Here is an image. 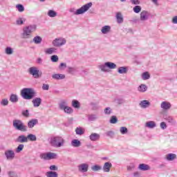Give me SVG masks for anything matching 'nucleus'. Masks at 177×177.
<instances>
[{"mask_svg":"<svg viewBox=\"0 0 177 177\" xmlns=\"http://www.w3.org/2000/svg\"><path fill=\"white\" fill-rule=\"evenodd\" d=\"M35 31H37V25H28L25 26L23 28L22 37L25 39L31 38V34L35 32Z\"/></svg>","mask_w":177,"mask_h":177,"instance_id":"nucleus-1","label":"nucleus"},{"mask_svg":"<svg viewBox=\"0 0 177 177\" xmlns=\"http://www.w3.org/2000/svg\"><path fill=\"white\" fill-rule=\"evenodd\" d=\"M21 95L24 99L26 100H31L32 97H35L36 93L32 88H25L21 90Z\"/></svg>","mask_w":177,"mask_h":177,"instance_id":"nucleus-2","label":"nucleus"},{"mask_svg":"<svg viewBox=\"0 0 177 177\" xmlns=\"http://www.w3.org/2000/svg\"><path fill=\"white\" fill-rule=\"evenodd\" d=\"M98 68L101 70L103 73H110V70H114L117 68V65L111 62H105L103 64L99 65Z\"/></svg>","mask_w":177,"mask_h":177,"instance_id":"nucleus-3","label":"nucleus"},{"mask_svg":"<svg viewBox=\"0 0 177 177\" xmlns=\"http://www.w3.org/2000/svg\"><path fill=\"white\" fill-rule=\"evenodd\" d=\"M50 143L53 147H62L64 146V139L60 136H54L50 138Z\"/></svg>","mask_w":177,"mask_h":177,"instance_id":"nucleus-4","label":"nucleus"},{"mask_svg":"<svg viewBox=\"0 0 177 177\" xmlns=\"http://www.w3.org/2000/svg\"><path fill=\"white\" fill-rule=\"evenodd\" d=\"M12 125L17 131H21V132H27V126L24 124L23 121L20 120H15L12 121Z\"/></svg>","mask_w":177,"mask_h":177,"instance_id":"nucleus-5","label":"nucleus"},{"mask_svg":"<svg viewBox=\"0 0 177 177\" xmlns=\"http://www.w3.org/2000/svg\"><path fill=\"white\" fill-rule=\"evenodd\" d=\"M90 8H92V3H86L84 6H82L80 8L76 10L75 11L71 9L70 12H72L74 15H84L85 12H88V10H89Z\"/></svg>","mask_w":177,"mask_h":177,"instance_id":"nucleus-6","label":"nucleus"},{"mask_svg":"<svg viewBox=\"0 0 177 177\" xmlns=\"http://www.w3.org/2000/svg\"><path fill=\"white\" fill-rule=\"evenodd\" d=\"M28 73L35 78H39L42 75V73L39 71V69L37 66L29 68Z\"/></svg>","mask_w":177,"mask_h":177,"instance_id":"nucleus-7","label":"nucleus"},{"mask_svg":"<svg viewBox=\"0 0 177 177\" xmlns=\"http://www.w3.org/2000/svg\"><path fill=\"white\" fill-rule=\"evenodd\" d=\"M66 42H67L66 39H64L63 37H59V38H56L55 39H54L53 41L52 44L53 45V46L60 48V46H63V45H66Z\"/></svg>","mask_w":177,"mask_h":177,"instance_id":"nucleus-8","label":"nucleus"},{"mask_svg":"<svg viewBox=\"0 0 177 177\" xmlns=\"http://www.w3.org/2000/svg\"><path fill=\"white\" fill-rule=\"evenodd\" d=\"M57 157V154L53 152H48L46 153H41L40 155V158L43 160H53V158H56Z\"/></svg>","mask_w":177,"mask_h":177,"instance_id":"nucleus-9","label":"nucleus"},{"mask_svg":"<svg viewBox=\"0 0 177 177\" xmlns=\"http://www.w3.org/2000/svg\"><path fill=\"white\" fill-rule=\"evenodd\" d=\"M149 17H150V12L149 11L142 10L140 12V20L141 21H147V20H149Z\"/></svg>","mask_w":177,"mask_h":177,"instance_id":"nucleus-10","label":"nucleus"},{"mask_svg":"<svg viewBox=\"0 0 177 177\" xmlns=\"http://www.w3.org/2000/svg\"><path fill=\"white\" fill-rule=\"evenodd\" d=\"M171 107H172V105L168 101H163L160 104V108L162 110H165V111L169 110L171 109Z\"/></svg>","mask_w":177,"mask_h":177,"instance_id":"nucleus-11","label":"nucleus"},{"mask_svg":"<svg viewBox=\"0 0 177 177\" xmlns=\"http://www.w3.org/2000/svg\"><path fill=\"white\" fill-rule=\"evenodd\" d=\"M7 160H13L15 158V151L13 150H7L4 153Z\"/></svg>","mask_w":177,"mask_h":177,"instance_id":"nucleus-12","label":"nucleus"},{"mask_svg":"<svg viewBox=\"0 0 177 177\" xmlns=\"http://www.w3.org/2000/svg\"><path fill=\"white\" fill-rule=\"evenodd\" d=\"M88 168H89V165L86 163H82L78 166V170L80 172H88Z\"/></svg>","mask_w":177,"mask_h":177,"instance_id":"nucleus-13","label":"nucleus"},{"mask_svg":"<svg viewBox=\"0 0 177 177\" xmlns=\"http://www.w3.org/2000/svg\"><path fill=\"white\" fill-rule=\"evenodd\" d=\"M89 139L91 142H97L100 139V134L97 133H92L89 136Z\"/></svg>","mask_w":177,"mask_h":177,"instance_id":"nucleus-14","label":"nucleus"},{"mask_svg":"<svg viewBox=\"0 0 177 177\" xmlns=\"http://www.w3.org/2000/svg\"><path fill=\"white\" fill-rule=\"evenodd\" d=\"M111 167H113V165L111 164V162H105L103 166L104 172H110V169H111Z\"/></svg>","mask_w":177,"mask_h":177,"instance_id":"nucleus-15","label":"nucleus"},{"mask_svg":"<svg viewBox=\"0 0 177 177\" xmlns=\"http://www.w3.org/2000/svg\"><path fill=\"white\" fill-rule=\"evenodd\" d=\"M34 107H39L41 106V103H42V100L39 97H36L32 101Z\"/></svg>","mask_w":177,"mask_h":177,"instance_id":"nucleus-16","label":"nucleus"},{"mask_svg":"<svg viewBox=\"0 0 177 177\" xmlns=\"http://www.w3.org/2000/svg\"><path fill=\"white\" fill-rule=\"evenodd\" d=\"M15 142H17L18 143H27V137L24 135H21L18 136Z\"/></svg>","mask_w":177,"mask_h":177,"instance_id":"nucleus-17","label":"nucleus"},{"mask_svg":"<svg viewBox=\"0 0 177 177\" xmlns=\"http://www.w3.org/2000/svg\"><path fill=\"white\" fill-rule=\"evenodd\" d=\"M57 50V49L56 48L51 47V48H46L44 50V53H46V55H53V53H56Z\"/></svg>","mask_w":177,"mask_h":177,"instance_id":"nucleus-18","label":"nucleus"},{"mask_svg":"<svg viewBox=\"0 0 177 177\" xmlns=\"http://www.w3.org/2000/svg\"><path fill=\"white\" fill-rule=\"evenodd\" d=\"M140 106L142 109H147V107H150V102L146 100H142L140 102Z\"/></svg>","mask_w":177,"mask_h":177,"instance_id":"nucleus-19","label":"nucleus"},{"mask_svg":"<svg viewBox=\"0 0 177 177\" xmlns=\"http://www.w3.org/2000/svg\"><path fill=\"white\" fill-rule=\"evenodd\" d=\"M145 127L150 129H153V128H156L157 127V124L154 121H149L145 123Z\"/></svg>","mask_w":177,"mask_h":177,"instance_id":"nucleus-20","label":"nucleus"},{"mask_svg":"<svg viewBox=\"0 0 177 177\" xmlns=\"http://www.w3.org/2000/svg\"><path fill=\"white\" fill-rule=\"evenodd\" d=\"M71 145L73 147H80L81 146V141L74 139L71 141Z\"/></svg>","mask_w":177,"mask_h":177,"instance_id":"nucleus-21","label":"nucleus"},{"mask_svg":"<svg viewBox=\"0 0 177 177\" xmlns=\"http://www.w3.org/2000/svg\"><path fill=\"white\" fill-rule=\"evenodd\" d=\"M111 30V27L110 26H104L101 29V32L103 34H109V32Z\"/></svg>","mask_w":177,"mask_h":177,"instance_id":"nucleus-22","label":"nucleus"},{"mask_svg":"<svg viewBox=\"0 0 177 177\" xmlns=\"http://www.w3.org/2000/svg\"><path fill=\"white\" fill-rule=\"evenodd\" d=\"M37 124H38V120L36 119H32L28 122V128H34Z\"/></svg>","mask_w":177,"mask_h":177,"instance_id":"nucleus-23","label":"nucleus"},{"mask_svg":"<svg viewBox=\"0 0 177 177\" xmlns=\"http://www.w3.org/2000/svg\"><path fill=\"white\" fill-rule=\"evenodd\" d=\"M118 73H119V74H127V73H128V67L127 66L119 67L118 69Z\"/></svg>","mask_w":177,"mask_h":177,"instance_id":"nucleus-24","label":"nucleus"},{"mask_svg":"<svg viewBox=\"0 0 177 177\" xmlns=\"http://www.w3.org/2000/svg\"><path fill=\"white\" fill-rule=\"evenodd\" d=\"M67 106H68V104L65 100H62L59 104V108L60 110H64Z\"/></svg>","mask_w":177,"mask_h":177,"instance_id":"nucleus-25","label":"nucleus"},{"mask_svg":"<svg viewBox=\"0 0 177 177\" xmlns=\"http://www.w3.org/2000/svg\"><path fill=\"white\" fill-rule=\"evenodd\" d=\"M52 78H53V80H64L66 75L64 74H54L52 75Z\"/></svg>","mask_w":177,"mask_h":177,"instance_id":"nucleus-26","label":"nucleus"},{"mask_svg":"<svg viewBox=\"0 0 177 177\" xmlns=\"http://www.w3.org/2000/svg\"><path fill=\"white\" fill-rule=\"evenodd\" d=\"M165 120H166V121L169 124H171V125H175V124H176V120H174L172 116H167L165 118Z\"/></svg>","mask_w":177,"mask_h":177,"instance_id":"nucleus-27","label":"nucleus"},{"mask_svg":"<svg viewBox=\"0 0 177 177\" xmlns=\"http://www.w3.org/2000/svg\"><path fill=\"white\" fill-rule=\"evenodd\" d=\"M24 23H26V18L24 17H19L16 20V24H17V26H23Z\"/></svg>","mask_w":177,"mask_h":177,"instance_id":"nucleus-28","label":"nucleus"},{"mask_svg":"<svg viewBox=\"0 0 177 177\" xmlns=\"http://www.w3.org/2000/svg\"><path fill=\"white\" fill-rule=\"evenodd\" d=\"M27 142L30 140V142H35L37 140V136L34 134H28L26 137Z\"/></svg>","mask_w":177,"mask_h":177,"instance_id":"nucleus-29","label":"nucleus"},{"mask_svg":"<svg viewBox=\"0 0 177 177\" xmlns=\"http://www.w3.org/2000/svg\"><path fill=\"white\" fill-rule=\"evenodd\" d=\"M116 19L119 24L124 22V18L122 17V14H121V12H118L116 14Z\"/></svg>","mask_w":177,"mask_h":177,"instance_id":"nucleus-30","label":"nucleus"},{"mask_svg":"<svg viewBox=\"0 0 177 177\" xmlns=\"http://www.w3.org/2000/svg\"><path fill=\"white\" fill-rule=\"evenodd\" d=\"M138 168L141 171H149L150 169V167L146 164H140Z\"/></svg>","mask_w":177,"mask_h":177,"instance_id":"nucleus-31","label":"nucleus"},{"mask_svg":"<svg viewBox=\"0 0 177 177\" xmlns=\"http://www.w3.org/2000/svg\"><path fill=\"white\" fill-rule=\"evenodd\" d=\"M166 158L168 161H174L176 158V155L175 153H169L166 156Z\"/></svg>","mask_w":177,"mask_h":177,"instance_id":"nucleus-32","label":"nucleus"},{"mask_svg":"<svg viewBox=\"0 0 177 177\" xmlns=\"http://www.w3.org/2000/svg\"><path fill=\"white\" fill-rule=\"evenodd\" d=\"M10 101H11L12 103H17V102H19V98L17 97V95L12 94L10 96Z\"/></svg>","mask_w":177,"mask_h":177,"instance_id":"nucleus-33","label":"nucleus"},{"mask_svg":"<svg viewBox=\"0 0 177 177\" xmlns=\"http://www.w3.org/2000/svg\"><path fill=\"white\" fill-rule=\"evenodd\" d=\"M72 106L74 107V109H80L81 107V104H80V102L77 100H73L72 101Z\"/></svg>","mask_w":177,"mask_h":177,"instance_id":"nucleus-34","label":"nucleus"},{"mask_svg":"<svg viewBox=\"0 0 177 177\" xmlns=\"http://www.w3.org/2000/svg\"><path fill=\"white\" fill-rule=\"evenodd\" d=\"M138 91L142 93L146 92V91H147V86H146V84H141L138 86Z\"/></svg>","mask_w":177,"mask_h":177,"instance_id":"nucleus-35","label":"nucleus"},{"mask_svg":"<svg viewBox=\"0 0 177 177\" xmlns=\"http://www.w3.org/2000/svg\"><path fill=\"white\" fill-rule=\"evenodd\" d=\"M58 174L56 171H47L46 173V176L47 177H57Z\"/></svg>","mask_w":177,"mask_h":177,"instance_id":"nucleus-36","label":"nucleus"},{"mask_svg":"<svg viewBox=\"0 0 177 177\" xmlns=\"http://www.w3.org/2000/svg\"><path fill=\"white\" fill-rule=\"evenodd\" d=\"M47 15L49 17H56L57 16V12L53 10H49Z\"/></svg>","mask_w":177,"mask_h":177,"instance_id":"nucleus-37","label":"nucleus"},{"mask_svg":"<svg viewBox=\"0 0 177 177\" xmlns=\"http://www.w3.org/2000/svg\"><path fill=\"white\" fill-rule=\"evenodd\" d=\"M64 112L66 114H73L74 110H73V108L67 106L64 110Z\"/></svg>","mask_w":177,"mask_h":177,"instance_id":"nucleus-38","label":"nucleus"},{"mask_svg":"<svg viewBox=\"0 0 177 177\" xmlns=\"http://www.w3.org/2000/svg\"><path fill=\"white\" fill-rule=\"evenodd\" d=\"M33 42L36 44H39L42 42V38L39 36H36L33 38Z\"/></svg>","mask_w":177,"mask_h":177,"instance_id":"nucleus-39","label":"nucleus"},{"mask_svg":"<svg viewBox=\"0 0 177 177\" xmlns=\"http://www.w3.org/2000/svg\"><path fill=\"white\" fill-rule=\"evenodd\" d=\"M118 122V119L117 118V116L113 115L111 118L110 123L111 124H117Z\"/></svg>","mask_w":177,"mask_h":177,"instance_id":"nucleus-40","label":"nucleus"},{"mask_svg":"<svg viewBox=\"0 0 177 177\" xmlns=\"http://www.w3.org/2000/svg\"><path fill=\"white\" fill-rule=\"evenodd\" d=\"M133 10L134 13H140L142 10V7L140 6H136L133 8Z\"/></svg>","mask_w":177,"mask_h":177,"instance_id":"nucleus-41","label":"nucleus"},{"mask_svg":"<svg viewBox=\"0 0 177 177\" xmlns=\"http://www.w3.org/2000/svg\"><path fill=\"white\" fill-rule=\"evenodd\" d=\"M142 78L144 80H149V78H150V74L149 73V72L143 73L142 75Z\"/></svg>","mask_w":177,"mask_h":177,"instance_id":"nucleus-42","label":"nucleus"},{"mask_svg":"<svg viewBox=\"0 0 177 177\" xmlns=\"http://www.w3.org/2000/svg\"><path fill=\"white\" fill-rule=\"evenodd\" d=\"M23 149H24V145L20 144L15 149V151L16 153H20L21 151H23Z\"/></svg>","mask_w":177,"mask_h":177,"instance_id":"nucleus-43","label":"nucleus"},{"mask_svg":"<svg viewBox=\"0 0 177 177\" xmlns=\"http://www.w3.org/2000/svg\"><path fill=\"white\" fill-rule=\"evenodd\" d=\"M75 71H77L76 68H73V67L68 68V73H69V74H72L73 75H74L75 74Z\"/></svg>","mask_w":177,"mask_h":177,"instance_id":"nucleus-44","label":"nucleus"},{"mask_svg":"<svg viewBox=\"0 0 177 177\" xmlns=\"http://www.w3.org/2000/svg\"><path fill=\"white\" fill-rule=\"evenodd\" d=\"M16 8L17 9L18 12H24V6L21 4L17 5Z\"/></svg>","mask_w":177,"mask_h":177,"instance_id":"nucleus-45","label":"nucleus"},{"mask_svg":"<svg viewBox=\"0 0 177 177\" xmlns=\"http://www.w3.org/2000/svg\"><path fill=\"white\" fill-rule=\"evenodd\" d=\"M120 133H122V135H125V133H128V129H127V127H120Z\"/></svg>","mask_w":177,"mask_h":177,"instance_id":"nucleus-46","label":"nucleus"},{"mask_svg":"<svg viewBox=\"0 0 177 177\" xmlns=\"http://www.w3.org/2000/svg\"><path fill=\"white\" fill-rule=\"evenodd\" d=\"M92 171H100L102 169V167L100 165H95L91 167Z\"/></svg>","mask_w":177,"mask_h":177,"instance_id":"nucleus-47","label":"nucleus"},{"mask_svg":"<svg viewBox=\"0 0 177 177\" xmlns=\"http://www.w3.org/2000/svg\"><path fill=\"white\" fill-rule=\"evenodd\" d=\"M50 59L53 63H57V62H59V57L57 55H53Z\"/></svg>","mask_w":177,"mask_h":177,"instance_id":"nucleus-48","label":"nucleus"},{"mask_svg":"<svg viewBox=\"0 0 177 177\" xmlns=\"http://www.w3.org/2000/svg\"><path fill=\"white\" fill-rule=\"evenodd\" d=\"M9 104V100L6 98L1 100V106H8Z\"/></svg>","mask_w":177,"mask_h":177,"instance_id":"nucleus-49","label":"nucleus"},{"mask_svg":"<svg viewBox=\"0 0 177 177\" xmlns=\"http://www.w3.org/2000/svg\"><path fill=\"white\" fill-rule=\"evenodd\" d=\"M6 55H12L13 54V49L10 47H7L6 48Z\"/></svg>","mask_w":177,"mask_h":177,"instance_id":"nucleus-50","label":"nucleus"},{"mask_svg":"<svg viewBox=\"0 0 177 177\" xmlns=\"http://www.w3.org/2000/svg\"><path fill=\"white\" fill-rule=\"evenodd\" d=\"M95 120H97V116L96 115H88V121H95Z\"/></svg>","mask_w":177,"mask_h":177,"instance_id":"nucleus-51","label":"nucleus"},{"mask_svg":"<svg viewBox=\"0 0 177 177\" xmlns=\"http://www.w3.org/2000/svg\"><path fill=\"white\" fill-rule=\"evenodd\" d=\"M75 132L77 135H84V129L82 128H77Z\"/></svg>","mask_w":177,"mask_h":177,"instance_id":"nucleus-52","label":"nucleus"},{"mask_svg":"<svg viewBox=\"0 0 177 177\" xmlns=\"http://www.w3.org/2000/svg\"><path fill=\"white\" fill-rule=\"evenodd\" d=\"M104 114H106V115H110V114H111V113H112L111 108H110V107H106V108L104 109Z\"/></svg>","mask_w":177,"mask_h":177,"instance_id":"nucleus-53","label":"nucleus"},{"mask_svg":"<svg viewBox=\"0 0 177 177\" xmlns=\"http://www.w3.org/2000/svg\"><path fill=\"white\" fill-rule=\"evenodd\" d=\"M67 67V64L66 63H61L59 64V70H63V68H66Z\"/></svg>","mask_w":177,"mask_h":177,"instance_id":"nucleus-54","label":"nucleus"},{"mask_svg":"<svg viewBox=\"0 0 177 177\" xmlns=\"http://www.w3.org/2000/svg\"><path fill=\"white\" fill-rule=\"evenodd\" d=\"M135 169V165L131 164L130 165L127 166V171H132Z\"/></svg>","mask_w":177,"mask_h":177,"instance_id":"nucleus-55","label":"nucleus"},{"mask_svg":"<svg viewBox=\"0 0 177 177\" xmlns=\"http://www.w3.org/2000/svg\"><path fill=\"white\" fill-rule=\"evenodd\" d=\"M160 128L161 129H167V123H165V122H162L160 123Z\"/></svg>","mask_w":177,"mask_h":177,"instance_id":"nucleus-56","label":"nucleus"},{"mask_svg":"<svg viewBox=\"0 0 177 177\" xmlns=\"http://www.w3.org/2000/svg\"><path fill=\"white\" fill-rule=\"evenodd\" d=\"M22 114L24 117H28L30 115V113L28 112V110L24 111L22 112Z\"/></svg>","mask_w":177,"mask_h":177,"instance_id":"nucleus-57","label":"nucleus"},{"mask_svg":"<svg viewBox=\"0 0 177 177\" xmlns=\"http://www.w3.org/2000/svg\"><path fill=\"white\" fill-rule=\"evenodd\" d=\"M50 171H57V167L56 165L50 166Z\"/></svg>","mask_w":177,"mask_h":177,"instance_id":"nucleus-58","label":"nucleus"},{"mask_svg":"<svg viewBox=\"0 0 177 177\" xmlns=\"http://www.w3.org/2000/svg\"><path fill=\"white\" fill-rule=\"evenodd\" d=\"M42 89H44V91H48L49 90V85L43 84Z\"/></svg>","mask_w":177,"mask_h":177,"instance_id":"nucleus-59","label":"nucleus"},{"mask_svg":"<svg viewBox=\"0 0 177 177\" xmlns=\"http://www.w3.org/2000/svg\"><path fill=\"white\" fill-rule=\"evenodd\" d=\"M171 23H173V24H177V16L172 18Z\"/></svg>","mask_w":177,"mask_h":177,"instance_id":"nucleus-60","label":"nucleus"},{"mask_svg":"<svg viewBox=\"0 0 177 177\" xmlns=\"http://www.w3.org/2000/svg\"><path fill=\"white\" fill-rule=\"evenodd\" d=\"M8 176L10 177L16 176V173L15 171H8Z\"/></svg>","mask_w":177,"mask_h":177,"instance_id":"nucleus-61","label":"nucleus"},{"mask_svg":"<svg viewBox=\"0 0 177 177\" xmlns=\"http://www.w3.org/2000/svg\"><path fill=\"white\" fill-rule=\"evenodd\" d=\"M131 2L133 5H139V3H140V2L139 1V0H131Z\"/></svg>","mask_w":177,"mask_h":177,"instance_id":"nucleus-62","label":"nucleus"},{"mask_svg":"<svg viewBox=\"0 0 177 177\" xmlns=\"http://www.w3.org/2000/svg\"><path fill=\"white\" fill-rule=\"evenodd\" d=\"M38 64H42V59L41 58H38L37 60Z\"/></svg>","mask_w":177,"mask_h":177,"instance_id":"nucleus-63","label":"nucleus"},{"mask_svg":"<svg viewBox=\"0 0 177 177\" xmlns=\"http://www.w3.org/2000/svg\"><path fill=\"white\" fill-rule=\"evenodd\" d=\"M151 1L157 4V2L158 1V0H151Z\"/></svg>","mask_w":177,"mask_h":177,"instance_id":"nucleus-64","label":"nucleus"}]
</instances>
